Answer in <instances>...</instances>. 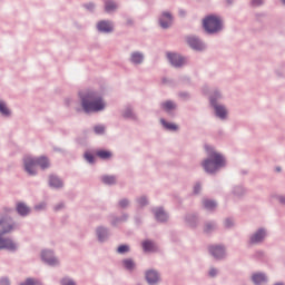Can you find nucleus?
I'll return each mask as SVG.
<instances>
[{
    "label": "nucleus",
    "mask_w": 285,
    "mask_h": 285,
    "mask_svg": "<svg viewBox=\"0 0 285 285\" xmlns=\"http://www.w3.org/2000/svg\"><path fill=\"white\" fill-rule=\"evenodd\" d=\"M19 246L12 240V238L0 237V250H10L14 253Z\"/></svg>",
    "instance_id": "423d86ee"
},
{
    "label": "nucleus",
    "mask_w": 285,
    "mask_h": 285,
    "mask_svg": "<svg viewBox=\"0 0 285 285\" xmlns=\"http://www.w3.org/2000/svg\"><path fill=\"white\" fill-rule=\"evenodd\" d=\"M122 264L127 271H132V268H135V262H132V259H125Z\"/></svg>",
    "instance_id": "cd10ccee"
},
{
    "label": "nucleus",
    "mask_w": 285,
    "mask_h": 285,
    "mask_svg": "<svg viewBox=\"0 0 285 285\" xmlns=\"http://www.w3.org/2000/svg\"><path fill=\"white\" fill-rule=\"evenodd\" d=\"M155 216L158 222H166L168 219V215L161 208L155 209Z\"/></svg>",
    "instance_id": "a211bd4d"
},
{
    "label": "nucleus",
    "mask_w": 285,
    "mask_h": 285,
    "mask_svg": "<svg viewBox=\"0 0 285 285\" xmlns=\"http://www.w3.org/2000/svg\"><path fill=\"white\" fill-rule=\"evenodd\" d=\"M253 6H262L264 3V0H252Z\"/></svg>",
    "instance_id": "e433bc0d"
},
{
    "label": "nucleus",
    "mask_w": 285,
    "mask_h": 285,
    "mask_svg": "<svg viewBox=\"0 0 285 285\" xmlns=\"http://www.w3.org/2000/svg\"><path fill=\"white\" fill-rule=\"evenodd\" d=\"M82 108L85 112H99L106 108V102L97 94L90 92L82 98Z\"/></svg>",
    "instance_id": "f03ea898"
},
{
    "label": "nucleus",
    "mask_w": 285,
    "mask_h": 285,
    "mask_svg": "<svg viewBox=\"0 0 285 285\" xmlns=\"http://www.w3.org/2000/svg\"><path fill=\"white\" fill-rule=\"evenodd\" d=\"M0 112L6 117L10 116V109H8V106H6V102L1 100H0Z\"/></svg>",
    "instance_id": "393cba45"
},
{
    "label": "nucleus",
    "mask_w": 285,
    "mask_h": 285,
    "mask_svg": "<svg viewBox=\"0 0 285 285\" xmlns=\"http://www.w3.org/2000/svg\"><path fill=\"white\" fill-rule=\"evenodd\" d=\"M187 43L194 50H204V43H202V41H199V39H197L195 37L187 38Z\"/></svg>",
    "instance_id": "f8f14e48"
},
{
    "label": "nucleus",
    "mask_w": 285,
    "mask_h": 285,
    "mask_svg": "<svg viewBox=\"0 0 285 285\" xmlns=\"http://www.w3.org/2000/svg\"><path fill=\"white\" fill-rule=\"evenodd\" d=\"M97 235H98V239L100 242H104V239L106 238L107 232L104 228H98Z\"/></svg>",
    "instance_id": "c756f323"
},
{
    "label": "nucleus",
    "mask_w": 285,
    "mask_h": 285,
    "mask_svg": "<svg viewBox=\"0 0 285 285\" xmlns=\"http://www.w3.org/2000/svg\"><path fill=\"white\" fill-rule=\"evenodd\" d=\"M252 279L254 284H262L263 282H266V275L256 273L252 276Z\"/></svg>",
    "instance_id": "aec40b11"
},
{
    "label": "nucleus",
    "mask_w": 285,
    "mask_h": 285,
    "mask_svg": "<svg viewBox=\"0 0 285 285\" xmlns=\"http://www.w3.org/2000/svg\"><path fill=\"white\" fill-rule=\"evenodd\" d=\"M210 253L213 256L216 257V259H222V257L224 256V247L222 246H213L209 248Z\"/></svg>",
    "instance_id": "2eb2a0df"
},
{
    "label": "nucleus",
    "mask_w": 285,
    "mask_h": 285,
    "mask_svg": "<svg viewBox=\"0 0 285 285\" xmlns=\"http://www.w3.org/2000/svg\"><path fill=\"white\" fill-rule=\"evenodd\" d=\"M97 28L100 32H112V23L108 21L98 22Z\"/></svg>",
    "instance_id": "4468645a"
},
{
    "label": "nucleus",
    "mask_w": 285,
    "mask_h": 285,
    "mask_svg": "<svg viewBox=\"0 0 285 285\" xmlns=\"http://www.w3.org/2000/svg\"><path fill=\"white\" fill-rule=\"evenodd\" d=\"M62 285H75V282L68 279V278H63L61 282Z\"/></svg>",
    "instance_id": "f704fd0d"
},
{
    "label": "nucleus",
    "mask_w": 285,
    "mask_h": 285,
    "mask_svg": "<svg viewBox=\"0 0 285 285\" xmlns=\"http://www.w3.org/2000/svg\"><path fill=\"white\" fill-rule=\"evenodd\" d=\"M130 115H131V112L129 111V112L125 114V117H130Z\"/></svg>",
    "instance_id": "de8ad7c7"
},
{
    "label": "nucleus",
    "mask_w": 285,
    "mask_h": 285,
    "mask_svg": "<svg viewBox=\"0 0 285 285\" xmlns=\"http://www.w3.org/2000/svg\"><path fill=\"white\" fill-rule=\"evenodd\" d=\"M21 285H41V283H39V281H35L32 278H28L26 281V283H22Z\"/></svg>",
    "instance_id": "473e14b6"
},
{
    "label": "nucleus",
    "mask_w": 285,
    "mask_h": 285,
    "mask_svg": "<svg viewBox=\"0 0 285 285\" xmlns=\"http://www.w3.org/2000/svg\"><path fill=\"white\" fill-rule=\"evenodd\" d=\"M105 10L106 12H112L114 10H117V3H115L112 0H107L105 2Z\"/></svg>",
    "instance_id": "412c9836"
},
{
    "label": "nucleus",
    "mask_w": 285,
    "mask_h": 285,
    "mask_svg": "<svg viewBox=\"0 0 285 285\" xmlns=\"http://www.w3.org/2000/svg\"><path fill=\"white\" fill-rule=\"evenodd\" d=\"M208 153V159H206L203 163V168L207 173H216V170H219V168H223V166H226V160L224 159V156H222L219 153L213 150V147H205Z\"/></svg>",
    "instance_id": "f257e3e1"
},
{
    "label": "nucleus",
    "mask_w": 285,
    "mask_h": 285,
    "mask_svg": "<svg viewBox=\"0 0 285 285\" xmlns=\"http://www.w3.org/2000/svg\"><path fill=\"white\" fill-rule=\"evenodd\" d=\"M37 210H40V208H43V205L41 206H36Z\"/></svg>",
    "instance_id": "49530a36"
},
{
    "label": "nucleus",
    "mask_w": 285,
    "mask_h": 285,
    "mask_svg": "<svg viewBox=\"0 0 285 285\" xmlns=\"http://www.w3.org/2000/svg\"><path fill=\"white\" fill-rule=\"evenodd\" d=\"M62 207H63V205L60 204V205H58V206L56 207V210H60V208H62Z\"/></svg>",
    "instance_id": "a18cd8bd"
},
{
    "label": "nucleus",
    "mask_w": 285,
    "mask_h": 285,
    "mask_svg": "<svg viewBox=\"0 0 285 285\" xmlns=\"http://www.w3.org/2000/svg\"><path fill=\"white\" fill-rule=\"evenodd\" d=\"M283 1V3H285V0H282Z\"/></svg>",
    "instance_id": "8fccbe9b"
},
{
    "label": "nucleus",
    "mask_w": 285,
    "mask_h": 285,
    "mask_svg": "<svg viewBox=\"0 0 285 285\" xmlns=\"http://www.w3.org/2000/svg\"><path fill=\"white\" fill-rule=\"evenodd\" d=\"M215 275H217V269L212 268V269L209 271V276H210V277H215Z\"/></svg>",
    "instance_id": "58836bf2"
},
{
    "label": "nucleus",
    "mask_w": 285,
    "mask_h": 285,
    "mask_svg": "<svg viewBox=\"0 0 285 285\" xmlns=\"http://www.w3.org/2000/svg\"><path fill=\"white\" fill-rule=\"evenodd\" d=\"M203 26L206 32L213 35L214 32H219L222 30V20L216 16H208L203 20Z\"/></svg>",
    "instance_id": "20e7f679"
},
{
    "label": "nucleus",
    "mask_w": 285,
    "mask_h": 285,
    "mask_svg": "<svg viewBox=\"0 0 285 285\" xmlns=\"http://www.w3.org/2000/svg\"><path fill=\"white\" fill-rule=\"evenodd\" d=\"M42 259H43V262L49 264V266H55V265L59 264V261H57V258L55 256H52V252H50V250L42 252Z\"/></svg>",
    "instance_id": "6e6552de"
},
{
    "label": "nucleus",
    "mask_w": 285,
    "mask_h": 285,
    "mask_svg": "<svg viewBox=\"0 0 285 285\" xmlns=\"http://www.w3.org/2000/svg\"><path fill=\"white\" fill-rule=\"evenodd\" d=\"M142 249L145 253H154V250H157V245L150 240H145L142 243Z\"/></svg>",
    "instance_id": "dca6fc26"
},
{
    "label": "nucleus",
    "mask_w": 285,
    "mask_h": 285,
    "mask_svg": "<svg viewBox=\"0 0 285 285\" xmlns=\"http://www.w3.org/2000/svg\"><path fill=\"white\" fill-rule=\"evenodd\" d=\"M97 157H99L100 159H110V157H112V153L108 151V150H98L96 153Z\"/></svg>",
    "instance_id": "4be33fe9"
},
{
    "label": "nucleus",
    "mask_w": 285,
    "mask_h": 285,
    "mask_svg": "<svg viewBox=\"0 0 285 285\" xmlns=\"http://www.w3.org/2000/svg\"><path fill=\"white\" fill-rule=\"evenodd\" d=\"M96 135H104V132H106V127L98 125L94 128Z\"/></svg>",
    "instance_id": "7c9ffc66"
},
{
    "label": "nucleus",
    "mask_w": 285,
    "mask_h": 285,
    "mask_svg": "<svg viewBox=\"0 0 285 285\" xmlns=\"http://www.w3.org/2000/svg\"><path fill=\"white\" fill-rule=\"evenodd\" d=\"M0 285H10V281L8 278L0 279Z\"/></svg>",
    "instance_id": "4c0bfd02"
},
{
    "label": "nucleus",
    "mask_w": 285,
    "mask_h": 285,
    "mask_svg": "<svg viewBox=\"0 0 285 285\" xmlns=\"http://www.w3.org/2000/svg\"><path fill=\"white\" fill-rule=\"evenodd\" d=\"M37 166H40L42 170L45 168H48L50 166V161L46 157L40 158H32L27 157L24 158V170L28 173V175H37Z\"/></svg>",
    "instance_id": "7ed1b4c3"
},
{
    "label": "nucleus",
    "mask_w": 285,
    "mask_h": 285,
    "mask_svg": "<svg viewBox=\"0 0 285 285\" xmlns=\"http://www.w3.org/2000/svg\"><path fill=\"white\" fill-rule=\"evenodd\" d=\"M225 226L227 228H230V226H233V220H230V219L225 220Z\"/></svg>",
    "instance_id": "ea45409f"
},
{
    "label": "nucleus",
    "mask_w": 285,
    "mask_h": 285,
    "mask_svg": "<svg viewBox=\"0 0 285 285\" xmlns=\"http://www.w3.org/2000/svg\"><path fill=\"white\" fill-rule=\"evenodd\" d=\"M12 230H14V223H12V219L0 216V235L12 233Z\"/></svg>",
    "instance_id": "39448f33"
},
{
    "label": "nucleus",
    "mask_w": 285,
    "mask_h": 285,
    "mask_svg": "<svg viewBox=\"0 0 285 285\" xmlns=\"http://www.w3.org/2000/svg\"><path fill=\"white\" fill-rule=\"evenodd\" d=\"M139 203L141 206H146L147 204L146 198H140Z\"/></svg>",
    "instance_id": "37998d69"
},
{
    "label": "nucleus",
    "mask_w": 285,
    "mask_h": 285,
    "mask_svg": "<svg viewBox=\"0 0 285 285\" xmlns=\"http://www.w3.org/2000/svg\"><path fill=\"white\" fill-rule=\"evenodd\" d=\"M116 181H117V178H115V176H104L102 177V183L104 184L112 185Z\"/></svg>",
    "instance_id": "bb28decb"
},
{
    "label": "nucleus",
    "mask_w": 285,
    "mask_h": 285,
    "mask_svg": "<svg viewBox=\"0 0 285 285\" xmlns=\"http://www.w3.org/2000/svg\"><path fill=\"white\" fill-rule=\"evenodd\" d=\"M128 250H130V247H128V245H120L118 247V253L120 254L128 253Z\"/></svg>",
    "instance_id": "72a5a7b5"
},
{
    "label": "nucleus",
    "mask_w": 285,
    "mask_h": 285,
    "mask_svg": "<svg viewBox=\"0 0 285 285\" xmlns=\"http://www.w3.org/2000/svg\"><path fill=\"white\" fill-rule=\"evenodd\" d=\"M163 126L165 128H167V130H177V125L173 124V122H166V120L161 119L160 120Z\"/></svg>",
    "instance_id": "a878e982"
},
{
    "label": "nucleus",
    "mask_w": 285,
    "mask_h": 285,
    "mask_svg": "<svg viewBox=\"0 0 285 285\" xmlns=\"http://www.w3.org/2000/svg\"><path fill=\"white\" fill-rule=\"evenodd\" d=\"M85 159H86L89 164H95V156H92V154H90V153H85Z\"/></svg>",
    "instance_id": "2f4dec72"
},
{
    "label": "nucleus",
    "mask_w": 285,
    "mask_h": 285,
    "mask_svg": "<svg viewBox=\"0 0 285 285\" xmlns=\"http://www.w3.org/2000/svg\"><path fill=\"white\" fill-rule=\"evenodd\" d=\"M159 23L161 28H170L173 24V16L169 12H164L160 17Z\"/></svg>",
    "instance_id": "1a4fd4ad"
},
{
    "label": "nucleus",
    "mask_w": 285,
    "mask_h": 285,
    "mask_svg": "<svg viewBox=\"0 0 285 285\" xmlns=\"http://www.w3.org/2000/svg\"><path fill=\"white\" fill-rule=\"evenodd\" d=\"M203 204L207 210H215V208H217V204L213 200L205 199Z\"/></svg>",
    "instance_id": "b1692460"
},
{
    "label": "nucleus",
    "mask_w": 285,
    "mask_h": 285,
    "mask_svg": "<svg viewBox=\"0 0 285 285\" xmlns=\"http://www.w3.org/2000/svg\"><path fill=\"white\" fill-rule=\"evenodd\" d=\"M131 61L132 63H141L144 61V55L139 52L131 53Z\"/></svg>",
    "instance_id": "5701e85b"
},
{
    "label": "nucleus",
    "mask_w": 285,
    "mask_h": 285,
    "mask_svg": "<svg viewBox=\"0 0 285 285\" xmlns=\"http://www.w3.org/2000/svg\"><path fill=\"white\" fill-rule=\"evenodd\" d=\"M163 109L167 110V112L170 110H175V105L173 101H166L163 104Z\"/></svg>",
    "instance_id": "c85d7f7f"
},
{
    "label": "nucleus",
    "mask_w": 285,
    "mask_h": 285,
    "mask_svg": "<svg viewBox=\"0 0 285 285\" xmlns=\"http://www.w3.org/2000/svg\"><path fill=\"white\" fill-rule=\"evenodd\" d=\"M146 279H147V283L150 285L157 284V282H159V273L153 269H149L146 272Z\"/></svg>",
    "instance_id": "9b49d317"
},
{
    "label": "nucleus",
    "mask_w": 285,
    "mask_h": 285,
    "mask_svg": "<svg viewBox=\"0 0 285 285\" xmlns=\"http://www.w3.org/2000/svg\"><path fill=\"white\" fill-rule=\"evenodd\" d=\"M276 170H277V173H279L282 169H279V168H276Z\"/></svg>",
    "instance_id": "09e8293b"
},
{
    "label": "nucleus",
    "mask_w": 285,
    "mask_h": 285,
    "mask_svg": "<svg viewBox=\"0 0 285 285\" xmlns=\"http://www.w3.org/2000/svg\"><path fill=\"white\" fill-rule=\"evenodd\" d=\"M17 213L19 215L26 216L30 213V208L26 206L23 203H18L17 205Z\"/></svg>",
    "instance_id": "6ab92c4d"
},
{
    "label": "nucleus",
    "mask_w": 285,
    "mask_h": 285,
    "mask_svg": "<svg viewBox=\"0 0 285 285\" xmlns=\"http://www.w3.org/2000/svg\"><path fill=\"white\" fill-rule=\"evenodd\" d=\"M279 202H281V204H285V197L282 196V197L279 198Z\"/></svg>",
    "instance_id": "c03bdc74"
},
{
    "label": "nucleus",
    "mask_w": 285,
    "mask_h": 285,
    "mask_svg": "<svg viewBox=\"0 0 285 285\" xmlns=\"http://www.w3.org/2000/svg\"><path fill=\"white\" fill-rule=\"evenodd\" d=\"M167 57L171 63V66H175L176 68H179L186 63V59H184L181 56L177 53H167Z\"/></svg>",
    "instance_id": "0eeeda50"
},
{
    "label": "nucleus",
    "mask_w": 285,
    "mask_h": 285,
    "mask_svg": "<svg viewBox=\"0 0 285 285\" xmlns=\"http://www.w3.org/2000/svg\"><path fill=\"white\" fill-rule=\"evenodd\" d=\"M264 237H266V232L259 229L250 237V244H259V242H264Z\"/></svg>",
    "instance_id": "ddd939ff"
},
{
    "label": "nucleus",
    "mask_w": 285,
    "mask_h": 285,
    "mask_svg": "<svg viewBox=\"0 0 285 285\" xmlns=\"http://www.w3.org/2000/svg\"><path fill=\"white\" fill-rule=\"evenodd\" d=\"M49 186H51V188H61V186H63V183L57 176H50Z\"/></svg>",
    "instance_id": "f3484780"
},
{
    "label": "nucleus",
    "mask_w": 285,
    "mask_h": 285,
    "mask_svg": "<svg viewBox=\"0 0 285 285\" xmlns=\"http://www.w3.org/2000/svg\"><path fill=\"white\" fill-rule=\"evenodd\" d=\"M213 228V225H210V224H207L206 226H205V233H210V229Z\"/></svg>",
    "instance_id": "a19ab883"
},
{
    "label": "nucleus",
    "mask_w": 285,
    "mask_h": 285,
    "mask_svg": "<svg viewBox=\"0 0 285 285\" xmlns=\"http://www.w3.org/2000/svg\"><path fill=\"white\" fill-rule=\"evenodd\" d=\"M210 104H212V106H214L217 117H219L220 119H225L226 115L228 114L226 111V107L216 105L215 99H213V98L210 99Z\"/></svg>",
    "instance_id": "9d476101"
},
{
    "label": "nucleus",
    "mask_w": 285,
    "mask_h": 285,
    "mask_svg": "<svg viewBox=\"0 0 285 285\" xmlns=\"http://www.w3.org/2000/svg\"><path fill=\"white\" fill-rule=\"evenodd\" d=\"M119 206L121 208H126V206H128V200H126V199L120 200Z\"/></svg>",
    "instance_id": "c9c22d12"
},
{
    "label": "nucleus",
    "mask_w": 285,
    "mask_h": 285,
    "mask_svg": "<svg viewBox=\"0 0 285 285\" xmlns=\"http://www.w3.org/2000/svg\"><path fill=\"white\" fill-rule=\"evenodd\" d=\"M199 190H202V186L196 185V186L194 187L195 194L197 195V193H199Z\"/></svg>",
    "instance_id": "79ce46f5"
}]
</instances>
